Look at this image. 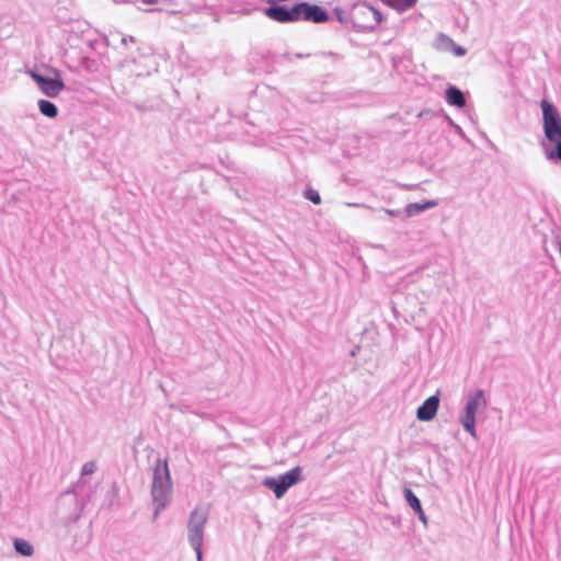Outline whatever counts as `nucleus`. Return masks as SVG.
Segmentation results:
<instances>
[{
    "mask_svg": "<svg viewBox=\"0 0 561 561\" xmlns=\"http://www.w3.org/2000/svg\"><path fill=\"white\" fill-rule=\"evenodd\" d=\"M151 496L156 518L169 505L172 496V480L167 460L158 459L154 465Z\"/></svg>",
    "mask_w": 561,
    "mask_h": 561,
    "instance_id": "f257e3e1",
    "label": "nucleus"
},
{
    "mask_svg": "<svg viewBox=\"0 0 561 561\" xmlns=\"http://www.w3.org/2000/svg\"><path fill=\"white\" fill-rule=\"evenodd\" d=\"M208 518L209 508L199 504L190 513L187 519V541L196 553V561H203V545Z\"/></svg>",
    "mask_w": 561,
    "mask_h": 561,
    "instance_id": "f03ea898",
    "label": "nucleus"
},
{
    "mask_svg": "<svg viewBox=\"0 0 561 561\" xmlns=\"http://www.w3.org/2000/svg\"><path fill=\"white\" fill-rule=\"evenodd\" d=\"M485 407L486 400L483 390L477 389L468 393L465 407L459 415V422L463 430L473 438L477 437L476 415Z\"/></svg>",
    "mask_w": 561,
    "mask_h": 561,
    "instance_id": "7ed1b4c3",
    "label": "nucleus"
},
{
    "mask_svg": "<svg viewBox=\"0 0 561 561\" xmlns=\"http://www.w3.org/2000/svg\"><path fill=\"white\" fill-rule=\"evenodd\" d=\"M540 107L546 139L551 144L561 140V117L557 107L547 100L541 101Z\"/></svg>",
    "mask_w": 561,
    "mask_h": 561,
    "instance_id": "20e7f679",
    "label": "nucleus"
},
{
    "mask_svg": "<svg viewBox=\"0 0 561 561\" xmlns=\"http://www.w3.org/2000/svg\"><path fill=\"white\" fill-rule=\"evenodd\" d=\"M301 480V468L295 467L278 477H266L263 485L272 490L277 499L285 495L289 488Z\"/></svg>",
    "mask_w": 561,
    "mask_h": 561,
    "instance_id": "39448f33",
    "label": "nucleus"
},
{
    "mask_svg": "<svg viewBox=\"0 0 561 561\" xmlns=\"http://www.w3.org/2000/svg\"><path fill=\"white\" fill-rule=\"evenodd\" d=\"M351 15L355 25L362 28H374L382 20L381 13L366 3L354 4Z\"/></svg>",
    "mask_w": 561,
    "mask_h": 561,
    "instance_id": "423d86ee",
    "label": "nucleus"
},
{
    "mask_svg": "<svg viewBox=\"0 0 561 561\" xmlns=\"http://www.w3.org/2000/svg\"><path fill=\"white\" fill-rule=\"evenodd\" d=\"M30 76L41 92L48 98H56L65 89V83L59 76L49 78L36 71H30Z\"/></svg>",
    "mask_w": 561,
    "mask_h": 561,
    "instance_id": "0eeeda50",
    "label": "nucleus"
},
{
    "mask_svg": "<svg viewBox=\"0 0 561 561\" xmlns=\"http://www.w3.org/2000/svg\"><path fill=\"white\" fill-rule=\"evenodd\" d=\"M297 9V21L304 20L313 23H324L329 21L328 12L317 4H310L308 2H300L296 4Z\"/></svg>",
    "mask_w": 561,
    "mask_h": 561,
    "instance_id": "6e6552de",
    "label": "nucleus"
},
{
    "mask_svg": "<svg viewBox=\"0 0 561 561\" xmlns=\"http://www.w3.org/2000/svg\"><path fill=\"white\" fill-rule=\"evenodd\" d=\"M264 13L271 20L279 23L297 22L296 4L291 8L285 5H271L264 10Z\"/></svg>",
    "mask_w": 561,
    "mask_h": 561,
    "instance_id": "1a4fd4ad",
    "label": "nucleus"
},
{
    "mask_svg": "<svg viewBox=\"0 0 561 561\" xmlns=\"http://www.w3.org/2000/svg\"><path fill=\"white\" fill-rule=\"evenodd\" d=\"M439 407V397L437 394L427 398L416 411V417L420 421H431L435 417Z\"/></svg>",
    "mask_w": 561,
    "mask_h": 561,
    "instance_id": "9d476101",
    "label": "nucleus"
},
{
    "mask_svg": "<svg viewBox=\"0 0 561 561\" xmlns=\"http://www.w3.org/2000/svg\"><path fill=\"white\" fill-rule=\"evenodd\" d=\"M404 499L409 506L414 511V513L417 515L419 519L423 523V525L427 526V517L422 508L421 501L419 497L413 493V491L409 488H405L403 490Z\"/></svg>",
    "mask_w": 561,
    "mask_h": 561,
    "instance_id": "9b49d317",
    "label": "nucleus"
},
{
    "mask_svg": "<svg viewBox=\"0 0 561 561\" xmlns=\"http://www.w3.org/2000/svg\"><path fill=\"white\" fill-rule=\"evenodd\" d=\"M446 102L456 107H463L466 105V98L463 92L457 87L450 85L445 91Z\"/></svg>",
    "mask_w": 561,
    "mask_h": 561,
    "instance_id": "f8f14e48",
    "label": "nucleus"
},
{
    "mask_svg": "<svg viewBox=\"0 0 561 561\" xmlns=\"http://www.w3.org/2000/svg\"><path fill=\"white\" fill-rule=\"evenodd\" d=\"M438 205L436 201H426L423 203H411L408 204L404 208V213L407 217H414L422 211L434 208Z\"/></svg>",
    "mask_w": 561,
    "mask_h": 561,
    "instance_id": "ddd939ff",
    "label": "nucleus"
},
{
    "mask_svg": "<svg viewBox=\"0 0 561 561\" xmlns=\"http://www.w3.org/2000/svg\"><path fill=\"white\" fill-rule=\"evenodd\" d=\"M13 547L15 552L23 557H32L34 554L33 546L25 539L15 538L13 540Z\"/></svg>",
    "mask_w": 561,
    "mask_h": 561,
    "instance_id": "4468645a",
    "label": "nucleus"
},
{
    "mask_svg": "<svg viewBox=\"0 0 561 561\" xmlns=\"http://www.w3.org/2000/svg\"><path fill=\"white\" fill-rule=\"evenodd\" d=\"M37 105L39 112L48 118H55L58 115L57 106L50 101L39 100Z\"/></svg>",
    "mask_w": 561,
    "mask_h": 561,
    "instance_id": "2eb2a0df",
    "label": "nucleus"
},
{
    "mask_svg": "<svg viewBox=\"0 0 561 561\" xmlns=\"http://www.w3.org/2000/svg\"><path fill=\"white\" fill-rule=\"evenodd\" d=\"M554 147L549 149L542 144L545 148V156L549 161H558L561 163V140L553 142Z\"/></svg>",
    "mask_w": 561,
    "mask_h": 561,
    "instance_id": "dca6fc26",
    "label": "nucleus"
},
{
    "mask_svg": "<svg viewBox=\"0 0 561 561\" xmlns=\"http://www.w3.org/2000/svg\"><path fill=\"white\" fill-rule=\"evenodd\" d=\"M385 4L398 10L404 11L412 8L416 0H381Z\"/></svg>",
    "mask_w": 561,
    "mask_h": 561,
    "instance_id": "f3484780",
    "label": "nucleus"
},
{
    "mask_svg": "<svg viewBox=\"0 0 561 561\" xmlns=\"http://www.w3.org/2000/svg\"><path fill=\"white\" fill-rule=\"evenodd\" d=\"M304 196L316 205L321 203L320 194L313 188H307L304 193Z\"/></svg>",
    "mask_w": 561,
    "mask_h": 561,
    "instance_id": "a211bd4d",
    "label": "nucleus"
},
{
    "mask_svg": "<svg viewBox=\"0 0 561 561\" xmlns=\"http://www.w3.org/2000/svg\"><path fill=\"white\" fill-rule=\"evenodd\" d=\"M96 470V465L94 461H88L85 462L81 468V476H90L93 474Z\"/></svg>",
    "mask_w": 561,
    "mask_h": 561,
    "instance_id": "6ab92c4d",
    "label": "nucleus"
},
{
    "mask_svg": "<svg viewBox=\"0 0 561 561\" xmlns=\"http://www.w3.org/2000/svg\"><path fill=\"white\" fill-rule=\"evenodd\" d=\"M383 211L391 217H399L402 215L400 209H383Z\"/></svg>",
    "mask_w": 561,
    "mask_h": 561,
    "instance_id": "aec40b11",
    "label": "nucleus"
},
{
    "mask_svg": "<svg viewBox=\"0 0 561 561\" xmlns=\"http://www.w3.org/2000/svg\"><path fill=\"white\" fill-rule=\"evenodd\" d=\"M455 53L457 56H463L466 54V50L465 48L458 46L456 49H455Z\"/></svg>",
    "mask_w": 561,
    "mask_h": 561,
    "instance_id": "412c9836",
    "label": "nucleus"
},
{
    "mask_svg": "<svg viewBox=\"0 0 561 561\" xmlns=\"http://www.w3.org/2000/svg\"><path fill=\"white\" fill-rule=\"evenodd\" d=\"M142 3H146V4H156L158 3V0H141Z\"/></svg>",
    "mask_w": 561,
    "mask_h": 561,
    "instance_id": "4be33fe9",
    "label": "nucleus"
},
{
    "mask_svg": "<svg viewBox=\"0 0 561 561\" xmlns=\"http://www.w3.org/2000/svg\"><path fill=\"white\" fill-rule=\"evenodd\" d=\"M347 205H348V206H353V207H366V205H364V204H358V203H348Z\"/></svg>",
    "mask_w": 561,
    "mask_h": 561,
    "instance_id": "5701e85b",
    "label": "nucleus"
},
{
    "mask_svg": "<svg viewBox=\"0 0 561 561\" xmlns=\"http://www.w3.org/2000/svg\"><path fill=\"white\" fill-rule=\"evenodd\" d=\"M267 3H273L275 0H265Z\"/></svg>",
    "mask_w": 561,
    "mask_h": 561,
    "instance_id": "b1692460",
    "label": "nucleus"
}]
</instances>
